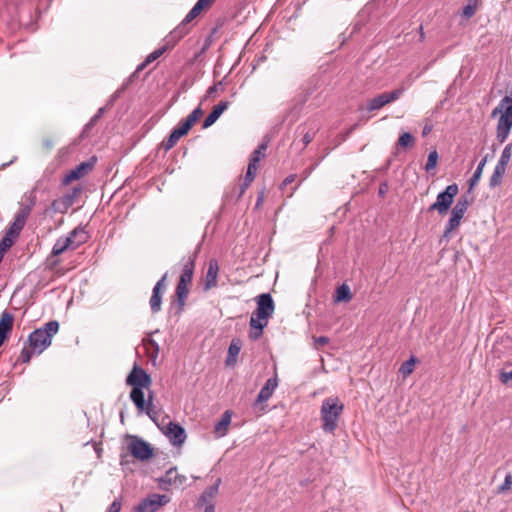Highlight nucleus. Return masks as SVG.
I'll return each mask as SVG.
<instances>
[{
    "instance_id": "f257e3e1",
    "label": "nucleus",
    "mask_w": 512,
    "mask_h": 512,
    "mask_svg": "<svg viewBox=\"0 0 512 512\" xmlns=\"http://www.w3.org/2000/svg\"><path fill=\"white\" fill-rule=\"evenodd\" d=\"M499 116L496 127V139L499 143H504L512 128V92L501 99L491 113V117Z\"/></svg>"
},
{
    "instance_id": "f03ea898",
    "label": "nucleus",
    "mask_w": 512,
    "mask_h": 512,
    "mask_svg": "<svg viewBox=\"0 0 512 512\" xmlns=\"http://www.w3.org/2000/svg\"><path fill=\"white\" fill-rule=\"evenodd\" d=\"M197 252L188 257H183L181 260L182 270L179 276V280L175 289L176 301L179 306V312L182 311L185 306L186 300L189 295V286L192 282V277L195 270V260Z\"/></svg>"
},
{
    "instance_id": "7ed1b4c3",
    "label": "nucleus",
    "mask_w": 512,
    "mask_h": 512,
    "mask_svg": "<svg viewBox=\"0 0 512 512\" xmlns=\"http://www.w3.org/2000/svg\"><path fill=\"white\" fill-rule=\"evenodd\" d=\"M59 331V322L51 320L44 324L43 327L35 329L27 339L28 345L36 352L41 354L52 343V338Z\"/></svg>"
},
{
    "instance_id": "20e7f679",
    "label": "nucleus",
    "mask_w": 512,
    "mask_h": 512,
    "mask_svg": "<svg viewBox=\"0 0 512 512\" xmlns=\"http://www.w3.org/2000/svg\"><path fill=\"white\" fill-rule=\"evenodd\" d=\"M256 301L257 308L253 312L249 324L251 328L264 329L274 312V301L269 293L260 294Z\"/></svg>"
},
{
    "instance_id": "39448f33",
    "label": "nucleus",
    "mask_w": 512,
    "mask_h": 512,
    "mask_svg": "<svg viewBox=\"0 0 512 512\" xmlns=\"http://www.w3.org/2000/svg\"><path fill=\"white\" fill-rule=\"evenodd\" d=\"M344 405L338 398H327L322 403V429L332 433L338 426Z\"/></svg>"
},
{
    "instance_id": "423d86ee",
    "label": "nucleus",
    "mask_w": 512,
    "mask_h": 512,
    "mask_svg": "<svg viewBox=\"0 0 512 512\" xmlns=\"http://www.w3.org/2000/svg\"><path fill=\"white\" fill-rule=\"evenodd\" d=\"M88 239L87 232L84 230V228L77 227L74 230H72L69 235L65 238H59L51 252V256H59L62 253H64L68 249H76L81 244L85 243Z\"/></svg>"
},
{
    "instance_id": "0eeeda50",
    "label": "nucleus",
    "mask_w": 512,
    "mask_h": 512,
    "mask_svg": "<svg viewBox=\"0 0 512 512\" xmlns=\"http://www.w3.org/2000/svg\"><path fill=\"white\" fill-rule=\"evenodd\" d=\"M458 191L457 184L448 185L444 191L437 195L436 201L429 206L428 211H437L439 215H445L450 209Z\"/></svg>"
},
{
    "instance_id": "6e6552de",
    "label": "nucleus",
    "mask_w": 512,
    "mask_h": 512,
    "mask_svg": "<svg viewBox=\"0 0 512 512\" xmlns=\"http://www.w3.org/2000/svg\"><path fill=\"white\" fill-rule=\"evenodd\" d=\"M204 10V7L196 2L193 8L188 12L183 21L168 35V43L172 41V45H175L181 38H183L190 30L188 26L200 13Z\"/></svg>"
},
{
    "instance_id": "1a4fd4ad",
    "label": "nucleus",
    "mask_w": 512,
    "mask_h": 512,
    "mask_svg": "<svg viewBox=\"0 0 512 512\" xmlns=\"http://www.w3.org/2000/svg\"><path fill=\"white\" fill-rule=\"evenodd\" d=\"M204 10V7L196 2L193 8L188 12L183 21L168 35V43L172 41V45H175L181 38H183L190 30L188 26L200 13Z\"/></svg>"
},
{
    "instance_id": "9d476101",
    "label": "nucleus",
    "mask_w": 512,
    "mask_h": 512,
    "mask_svg": "<svg viewBox=\"0 0 512 512\" xmlns=\"http://www.w3.org/2000/svg\"><path fill=\"white\" fill-rule=\"evenodd\" d=\"M204 10V7L196 2L193 8L188 12L183 21L168 35V43L172 41V45H175L181 38H183L190 30L188 26L200 13Z\"/></svg>"
},
{
    "instance_id": "9b49d317",
    "label": "nucleus",
    "mask_w": 512,
    "mask_h": 512,
    "mask_svg": "<svg viewBox=\"0 0 512 512\" xmlns=\"http://www.w3.org/2000/svg\"><path fill=\"white\" fill-rule=\"evenodd\" d=\"M204 10V7L196 2L193 8L188 12L183 21L168 35V43L172 41V45H175L181 38H183L190 30L188 26L200 13Z\"/></svg>"
},
{
    "instance_id": "f8f14e48",
    "label": "nucleus",
    "mask_w": 512,
    "mask_h": 512,
    "mask_svg": "<svg viewBox=\"0 0 512 512\" xmlns=\"http://www.w3.org/2000/svg\"><path fill=\"white\" fill-rule=\"evenodd\" d=\"M204 10V7L196 2L193 8L188 12L183 21L168 35V43L172 41V45H175L181 38H183L190 30L188 26L200 13Z\"/></svg>"
},
{
    "instance_id": "ddd939ff",
    "label": "nucleus",
    "mask_w": 512,
    "mask_h": 512,
    "mask_svg": "<svg viewBox=\"0 0 512 512\" xmlns=\"http://www.w3.org/2000/svg\"><path fill=\"white\" fill-rule=\"evenodd\" d=\"M127 450L140 461L149 460L153 456V448L138 436H128Z\"/></svg>"
},
{
    "instance_id": "4468645a",
    "label": "nucleus",
    "mask_w": 512,
    "mask_h": 512,
    "mask_svg": "<svg viewBox=\"0 0 512 512\" xmlns=\"http://www.w3.org/2000/svg\"><path fill=\"white\" fill-rule=\"evenodd\" d=\"M83 188L81 186L73 187L72 190L61 198L54 200L51 203V209L54 212L64 214L68 209L75 203L76 198L82 193Z\"/></svg>"
},
{
    "instance_id": "2eb2a0df",
    "label": "nucleus",
    "mask_w": 512,
    "mask_h": 512,
    "mask_svg": "<svg viewBox=\"0 0 512 512\" xmlns=\"http://www.w3.org/2000/svg\"><path fill=\"white\" fill-rule=\"evenodd\" d=\"M169 502V496L154 493L143 499L135 508V512H156Z\"/></svg>"
},
{
    "instance_id": "dca6fc26",
    "label": "nucleus",
    "mask_w": 512,
    "mask_h": 512,
    "mask_svg": "<svg viewBox=\"0 0 512 512\" xmlns=\"http://www.w3.org/2000/svg\"><path fill=\"white\" fill-rule=\"evenodd\" d=\"M403 92H404V90L399 88V89H395L391 92H385V93L379 94V95L375 96L374 98L367 101L366 108L370 112L379 110L382 107H384L385 105L398 100L401 97V95L403 94Z\"/></svg>"
},
{
    "instance_id": "f3484780",
    "label": "nucleus",
    "mask_w": 512,
    "mask_h": 512,
    "mask_svg": "<svg viewBox=\"0 0 512 512\" xmlns=\"http://www.w3.org/2000/svg\"><path fill=\"white\" fill-rule=\"evenodd\" d=\"M96 163V157L90 158L88 161H84L77 165L74 169H71L62 179L64 186L69 185L71 182L79 180L90 173Z\"/></svg>"
},
{
    "instance_id": "a211bd4d",
    "label": "nucleus",
    "mask_w": 512,
    "mask_h": 512,
    "mask_svg": "<svg viewBox=\"0 0 512 512\" xmlns=\"http://www.w3.org/2000/svg\"><path fill=\"white\" fill-rule=\"evenodd\" d=\"M168 272H165L162 277L157 281L152 290V295L149 300V305L152 313H158L161 310L162 295L167 287Z\"/></svg>"
},
{
    "instance_id": "6ab92c4d",
    "label": "nucleus",
    "mask_w": 512,
    "mask_h": 512,
    "mask_svg": "<svg viewBox=\"0 0 512 512\" xmlns=\"http://www.w3.org/2000/svg\"><path fill=\"white\" fill-rule=\"evenodd\" d=\"M144 388L145 387H132L130 399L139 411H145L148 416H151L153 395L149 393L148 399L145 400Z\"/></svg>"
},
{
    "instance_id": "aec40b11",
    "label": "nucleus",
    "mask_w": 512,
    "mask_h": 512,
    "mask_svg": "<svg viewBox=\"0 0 512 512\" xmlns=\"http://www.w3.org/2000/svg\"><path fill=\"white\" fill-rule=\"evenodd\" d=\"M152 383L150 375L141 367L135 365L126 378V384L131 387H146Z\"/></svg>"
},
{
    "instance_id": "412c9836",
    "label": "nucleus",
    "mask_w": 512,
    "mask_h": 512,
    "mask_svg": "<svg viewBox=\"0 0 512 512\" xmlns=\"http://www.w3.org/2000/svg\"><path fill=\"white\" fill-rule=\"evenodd\" d=\"M187 478L184 475H180L175 467L170 468L166 471L165 475L158 479V486L163 491H168L170 486L176 487L182 486L186 482Z\"/></svg>"
},
{
    "instance_id": "4be33fe9",
    "label": "nucleus",
    "mask_w": 512,
    "mask_h": 512,
    "mask_svg": "<svg viewBox=\"0 0 512 512\" xmlns=\"http://www.w3.org/2000/svg\"><path fill=\"white\" fill-rule=\"evenodd\" d=\"M164 433L174 446H181L185 442V430L178 423L169 422L168 425L166 426Z\"/></svg>"
},
{
    "instance_id": "5701e85b",
    "label": "nucleus",
    "mask_w": 512,
    "mask_h": 512,
    "mask_svg": "<svg viewBox=\"0 0 512 512\" xmlns=\"http://www.w3.org/2000/svg\"><path fill=\"white\" fill-rule=\"evenodd\" d=\"M14 316L7 310H4L0 316V347L8 338L13 329Z\"/></svg>"
},
{
    "instance_id": "b1692460",
    "label": "nucleus",
    "mask_w": 512,
    "mask_h": 512,
    "mask_svg": "<svg viewBox=\"0 0 512 512\" xmlns=\"http://www.w3.org/2000/svg\"><path fill=\"white\" fill-rule=\"evenodd\" d=\"M278 386V378L277 374L275 373L274 377L269 378L264 386L261 388L257 398H256V404L263 403L267 401L273 394L274 390Z\"/></svg>"
},
{
    "instance_id": "393cba45",
    "label": "nucleus",
    "mask_w": 512,
    "mask_h": 512,
    "mask_svg": "<svg viewBox=\"0 0 512 512\" xmlns=\"http://www.w3.org/2000/svg\"><path fill=\"white\" fill-rule=\"evenodd\" d=\"M219 266L218 262L215 259L209 261L208 270L205 276L204 282V290L208 291L217 285V276H218Z\"/></svg>"
},
{
    "instance_id": "a878e982",
    "label": "nucleus",
    "mask_w": 512,
    "mask_h": 512,
    "mask_svg": "<svg viewBox=\"0 0 512 512\" xmlns=\"http://www.w3.org/2000/svg\"><path fill=\"white\" fill-rule=\"evenodd\" d=\"M220 484H221V479L218 478L213 485L206 488L202 492V494L199 496V498L197 500V506L205 505V507H206L209 504H213L212 500L217 495V493L219 491Z\"/></svg>"
},
{
    "instance_id": "bb28decb",
    "label": "nucleus",
    "mask_w": 512,
    "mask_h": 512,
    "mask_svg": "<svg viewBox=\"0 0 512 512\" xmlns=\"http://www.w3.org/2000/svg\"><path fill=\"white\" fill-rule=\"evenodd\" d=\"M228 101H221L218 105L214 106L213 110L203 121V128L212 126L222 115V113L228 108Z\"/></svg>"
},
{
    "instance_id": "cd10ccee",
    "label": "nucleus",
    "mask_w": 512,
    "mask_h": 512,
    "mask_svg": "<svg viewBox=\"0 0 512 512\" xmlns=\"http://www.w3.org/2000/svg\"><path fill=\"white\" fill-rule=\"evenodd\" d=\"M143 345L145 347L146 354H147L148 358L150 359L152 364L155 366L156 361L158 359L159 350H160L158 343L155 340H153L152 338H145V339H143Z\"/></svg>"
},
{
    "instance_id": "c85d7f7f",
    "label": "nucleus",
    "mask_w": 512,
    "mask_h": 512,
    "mask_svg": "<svg viewBox=\"0 0 512 512\" xmlns=\"http://www.w3.org/2000/svg\"><path fill=\"white\" fill-rule=\"evenodd\" d=\"M507 166L497 163L489 179V187L494 189L502 184L503 176L506 173Z\"/></svg>"
},
{
    "instance_id": "c756f323",
    "label": "nucleus",
    "mask_w": 512,
    "mask_h": 512,
    "mask_svg": "<svg viewBox=\"0 0 512 512\" xmlns=\"http://www.w3.org/2000/svg\"><path fill=\"white\" fill-rule=\"evenodd\" d=\"M231 423V414L229 411H225L221 419L215 424L214 432L218 437H222L226 434L228 426Z\"/></svg>"
},
{
    "instance_id": "7c9ffc66",
    "label": "nucleus",
    "mask_w": 512,
    "mask_h": 512,
    "mask_svg": "<svg viewBox=\"0 0 512 512\" xmlns=\"http://www.w3.org/2000/svg\"><path fill=\"white\" fill-rule=\"evenodd\" d=\"M463 217L455 214L454 212L451 211V215H450V218L446 224V227H445V230H444V233H443V236H442V239H446L447 241L449 240L450 238V234L452 231H454L456 228H458V226L460 225V222L462 220Z\"/></svg>"
},
{
    "instance_id": "2f4dec72",
    "label": "nucleus",
    "mask_w": 512,
    "mask_h": 512,
    "mask_svg": "<svg viewBox=\"0 0 512 512\" xmlns=\"http://www.w3.org/2000/svg\"><path fill=\"white\" fill-rule=\"evenodd\" d=\"M240 350H241L240 341L232 340L231 344L229 345L228 355H227V358L225 361L227 366H231L236 363L237 356H238Z\"/></svg>"
},
{
    "instance_id": "473e14b6",
    "label": "nucleus",
    "mask_w": 512,
    "mask_h": 512,
    "mask_svg": "<svg viewBox=\"0 0 512 512\" xmlns=\"http://www.w3.org/2000/svg\"><path fill=\"white\" fill-rule=\"evenodd\" d=\"M488 159H489V155L487 154L478 163L476 170L474 171L472 177L469 179V189H472L474 186H476L478 184L479 180L481 179L483 169H484L486 163L488 162Z\"/></svg>"
},
{
    "instance_id": "72a5a7b5",
    "label": "nucleus",
    "mask_w": 512,
    "mask_h": 512,
    "mask_svg": "<svg viewBox=\"0 0 512 512\" xmlns=\"http://www.w3.org/2000/svg\"><path fill=\"white\" fill-rule=\"evenodd\" d=\"M352 299V294L350 292V288L346 284H342L336 289L334 295V301L337 303L340 302H349Z\"/></svg>"
},
{
    "instance_id": "f704fd0d",
    "label": "nucleus",
    "mask_w": 512,
    "mask_h": 512,
    "mask_svg": "<svg viewBox=\"0 0 512 512\" xmlns=\"http://www.w3.org/2000/svg\"><path fill=\"white\" fill-rule=\"evenodd\" d=\"M36 190L37 186H35L32 190L24 193L22 196V201L19 203V205L24 206L32 211L37 201Z\"/></svg>"
},
{
    "instance_id": "c9c22d12",
    "label": "nucleus",
    "mask_w": 512,
    "mask_h": 512,
    "mask_svg": "<svg viewBox=\"0 0 512 512\" xmlns=\"http://www.w3.org/2000/svg\"><path fill=\"white\" fill-rule=\"evenodd\" d=\"M470 204V200L466 196H463L457 200V203L452 208V212L463 217L467 209L469 208Z\"/></svg>"
},
{
    "instance_id": "e433bc0d",
    "label": "nucleus",
    "mask_w": 512,
    "mask_h": 512,
    "mask_svg": "<svg viewBox=\"0 0 512 512\" xmlns=\"http://www.w3.org/2000/svg\"><path fill=\"white\" fill-rule=\"evenodd\" d=\"M415 144L414 136L409 132L400 134L397 145L402 149L412 148Z\"/></svg>"
},
{
    "instance_id": "4c0bfd02",
    "label": "nucleus",
    "mask_w": 512,
    "mask_h": 512,
    "mask_svg": "<svg viewBox=\"0 0 512 512\" xmlns=\"http://www.w3.org/2000/svg\"><path fill=\"white\" fill-rule=\"evenodd\" d=\"M417 362V359L414 356H411L408 360L403 362L399 368V373L404 377H408L414 371V366Z\"/></svg>"
},
{
    "instance_id": "58836bf2",
    "label": "nucleus",
    "mask_w": 512,
    "mask_h": 512,
    "mask_svg": "<svg viewBox=\"0 0 512 512\" xmlns=\"http://www.w3.org/2000/svg\"><path fill=\"white\" fill-rule=\"evenodd\" d=\"M166 44L152 53H150L146 58V63H152L153 61L157 60L160 56H162L169 48L173 47L172 41L168 43V36L165 39Z\"/></svg>"
},
{
    "instance_id": "ea45409f",
    "label": "nucleus",
    "mask_w": 512,
    "mask_h": 512,
    "mask_svg": "<svg viewBox=\"0 0 512 512\" xmlns=\"http://www.w3.org/2000/svg\"><path fill=\"white\" fill-rule=\"evenodd\" d=\"M203 115V110L200 106L195 108L185 119H182L183 123L191 129L192 126L200 119Z\"/></svg>"
},
{
    "instance_id": "a19ab883",
    "label": "nucleus",
    "mask_w": 512,
    "mask_h": 512,
    "mask_svg": "<svg viewBox=\"0 0 512 512\" xmlns=\"http://www.w3.org/2000/svg\"><path fill=\"white\" fill-rule=\"evenodd\" d=\"M203 115V110L200 106L195 108L185 119H182L183 123L191 129L192 126L200 119Z\"/></svg>"
},
{
    "instance_id": "79ce46f5",
    "label": "nucleus",
    "mask_w": 512,
    "mask_h": 512,
    "mask_svg": "<svg viewBox=\"0 0 512 512\" xmlns=\"http://www.w3.org/2000/svg\"><path fill=\"white\" fill-rule=\"evenodd\" d=\"M24 226L25 225L22 224L21 222L13 220L5 234L8 235L9 237L16 239L19 236L22 229L24 228Z\"/></svg>"
},
{
    "instance_id": "37998d69",
    "label": "nucleus",
    "mask_w": 512,
    "mask_h": 512,
    "mask_svg": "<svg viewBox=\"0 0 512 512\" xmlns=\"http://www.w3.org/2000/svg\"><path fill=\"white\" fill-rule=\"evenodd\" d=\"M266 150H267V143L259 144L258 147L250 155V159L253 162H260L265 157Z\"/></svg>"
},
{
    "instance_id": "c03bdc74",
    "label": "nucleus",
    "mask_w": 512,
    "mask_h": 512,
    "mask_svg": "<svg viewBox=\"0 0 512 512\" xmlns=\"http://www.w3.org/2000/svg\"><path fill=\"white\" fill-rule=\"evenodd\" d=\"M181 137L172 130L169 137L162 142V147L165 151L172 149Z\"/></svg>"
},
{
    "instance_id": "a18cd8bd",
    "label": "nucleus",
    "mask_w": 512,
    "mask_h": 512,
    "mask_svg": "<svg viewBox=\"0 0 512 512\" xmlns=\"http://www.w3.org/2000/svg\"><path fill=\"white\" fill-rule=\"evenodd\" d=\"M479 0H468L467 4L463 7L462 14L466 18H471L476 11Z\"/></svg>"
},
{
    "instance_id": "49530a36",
    "label": "nucleus",
    "mask_w": 512,
    "mask_h": 512,
    "mask_svg": "<svg viewBox=\"0 0 512 512\" xmlns=\"http://www.w3.org/2000/svg\"><path fill=\"white\" fill-rule=\"evenodd\" d=\"M511 156H512V144L510 143L504 147L497 163L508 166Z\"/></svg>"
},
{
    "instance_id": "de8ad7c7",
    "label": "nucleus",
    "mask_w": 512,
    "mask_h": 512,
    "mask_svg": "<svg viewBox=\"0 0 512 512\" xmlns=\"http://www.w3.org/2000/svg\"><path fill=\"white\" fill-rule=\"evenodd\" d=\"M438 158H439V156H438L437 151H436V150L431 151V152L429 153V155H428L427 162H426V164H425L424 169H425L427 172H429V171H431V170L435 169V168H436V166H437Z\"/></svg>"
},
{
    "instance_id": "09e8293b",
    "label": "nucleus",
    "mask_w": 512,
    "mask_h": 512,
    "mask_svg": "<svg viewBox=\"0 0 512 512\" xmlns=\"http://www.w3.org/2000/svg\"><path fill=\"white\" fill-rule=\"evenodd\" d=\"M31 212L32 211L27 209L26 207L20 206L18 212L15 214L14 220L21 222L22 224L25 225Z\"/></svg>"
},
{
    "instance_id": "8fccbe9b",
    "label": "nucleus",
    "mask_w": 512,
    "mask_h": 512,
    "mask_svg": "<svg viewBox=\"0 0 512 512\" xmlns=\"http://www.w3.org/2000/svg\"><path fill=\"white\" fill-rule=\"evenodd\" d=\"M34 353H36V352L29 345L25 346V347H23V349L20 352L18 361H20L22 363H28L31 360L32 355Z\"/></svg>"
},
{
    "instance_id": "3c124183",
    "label": "nucleus",
    "mask_w": 512,
    "mask_h": 512,
    "mask_svg": "<svg viewBox=\"0 0 512 512\" xmlns=\"http://www.w3.org/2000/svg\"><path fill=\"white\" fill-rule=\"evenodd\" d=\"M149 63H146V60L144 62H142L136 69V71L126 80L125 83H123L122 85V88L117 90L115 92V94L113 95L114 98L118 97V95L120 94V92H122L124 89H126V87L130 84V82L132 81V78L136 75V73L140 72L141 70H143Z\"/></svg>"
},
{
    "instance_id": "603ef678",
    "label": "nucleus",
    "mask_w": 512,
    "mask_h": 512,
    "mask_svg": "<svg viewBox=\"0 0 512 512\" xmlns=\"http://www.w3.org/2000/svg\"><path fill=\"white\" fill-rule=\"evenodd\" d=\"M511 488H512V474L508 473L505 476L504 482L498 487L497 493L504 494V493L510 491Z\"/></svg>"
},
{
    "instance_id": "864d4df0",
    "label": "nucleus",
    "mask_w": 512,
    "mask_h": 512,
    "mask_svg": "<svg viewBox=\"0 0 512 512\" xmlns=\"http://www.w3.org/2000/svg\"><path fill=\"white\" fill-rule=\"evenodd\" d=\"M258 163L259 162H253L251 159H249V164H248L247 172L245 175V177H247L248 181L254 180L256 173H257V169H258V166H257Z\"/></svg>"
},
{
    "instance_id": "5fc2aeb1",
    "label": "nucleus",
    "mask_w": 512,
    "mask_h": 512,
    "mask_svg": "<svg viewBox=\"0 0 512 512\" xmlns=\"http://www.w3.org/2000/svg\"><path fill=\"white\" fill-rule=\"evenodd\" d=\"M296 180V175L292 174V175H289L287 176L284 181L282 182V185H281V189L283 190L284 193H287L288 196H292L295 188H291L290 191H287V187L292 184L293 182H295Z\"/></svg>"
},
{
    "instance_id": "6e6d98bb",
    "label": "nucleus",
    "mask_w": 512,
    "mask_h": 512,
    "mask_svg": "<svg viewBox=\"0 0 512 512\" xmlns=\"http://www.w3.org/2000/svg\"><path fill=\"white\" fill-rule=\"evenodd\" d=\"M223 90H224L223 82L219 81L207 89L204 99L214 97L218 91H223Z\"/></svg>"
},
{
    "instance_id": "4d7b16f0",
    "label": "nucleus",
    "mask_w": 512,
    "mask_h": 512,
    "mask_svg": "<svg viewBox=\"0 0 512 512\" xmlns=\"http://www.w3.org/2000/svg\"><path fill=\"white\" fill-rule=\"evenodd\" d=\"M15 240L16 239L9 237L8 235L5 234L0 241V250L6 253L14 244Z\"/></svg>"
},
{
    "instance_id": "13d9d810",
    "label": "nucleus",
    "mask_w": 512,
    "mask_h": 512,
    "mask_svg": "<svg viewBox=\"0 0 512 512\" xmlns=\"http://www.w3.org/2000/svg\"><path fill=\"white\" fill-rule=\"evenodd\" d=\"M105 111V108L104 107H101L97 113L90 119V121L85 125V128H84V131H88L90 130L96 123L97 121L101 118V116L103 115Z\"/></svg>"
},
{
    "instance_id": "bf43d9fd",
    "label": "nucleus",
    "mask_w": 512,
    "mask_h": 512,
    "mask_svg": "<svg viewBox=\"0 0 512 512\" xmlns=\"http://www.w3.org/2000/svg\"><path fill=\"white\" fill-rule=\"evenodd\" d=\"M499 380L502 384H505V385L512 382V370L511 371H505V370L500 371Z\"/></svg>"
},
{
    "instance_id": "052dcab7",
    "label": "nucleus",
    "mask_w": 512,
    "mask_h": 512,
    "mask_svg": "<svg viewBox=\"0 0 512 512\" xmlns=\"http://www.w3.org/2000/svg\"><path fill=\"white\" fill-rule=\"evenodd\" d=\"M434 128L433 122L430 118L424 119V126L422 130V136L425 137L432 132Z\"/></svg>"
},
{
    "instance_id": "680f3d73",
    "label": "nucleus",
    "mask_w": 512,
    "mask_h": 512,
    "mask_svg": "<svg viewBox=\"0 0 512 512\" xmlns=\"http://www.w3.org/2000/svg\"><path fill=\"white\" fill-rule=\"evenodd\" d=\"M180 137H183L189 132V128L181 120L178 125L173 129Z\"/></svg>"
},
{
    "instance_id": "e2e57ef3",
    "label": "nucleus",
    "mask_w": 512,
    "mask_h": 512,
    "mask_svg": "<svg viewBox=\"0 0 512 512\" xmlns=\"http://www.w3.org/2000/svg\"><path fill=\"white\" fill-rule=\"evenodd\" d=\"M253 181H248L247 180V177L244 178L242 184H240L239 186V194H238V199L242 197V195L244 194V192L246 191V189L250 186V184L252 183Z\"/></svg>"
},
{
    "instance_id": "0e129e2a",
    "label": "nucleus",
    "mask_w": 512,
    "mask_h": 512,
    "mask_svg": "<svg viewBox=\"0 0 512 512\" xmlns=\"http://www.w3.org/2000/svg\"><path fill=\"white\" fill-rule=\"evenodd\" d=\"M121 510V502L118 499H115L109 506L107 512H120Z\"/></svg>"
},
{
    "instance_id": "69168bd1",
    "label": "nucleus",
    "mask_w": 512,
    "mask_h": 512,
    "mask_svg": "<svg viewBox=\"0 0 512 512\" xmlns=\"http://www.w3.org/2000/svg\"><path fill=\"white\" fill-rule=\"evenodd\" d=\"M262 331L263 329H259V328H251V331L249 333V337L252 339V340H257L260 338V336L262 335Z\"/></svg>"
},
{
    "instance_id": "338daca9",
    "label": "nucleus",
    "mask_w": 512,
    "mask_h": 512,
    "mask_svg": "<svg viewBox=\"0 0 512 512\" xmlns=\"http://www.w3.org/2000/svg\"><path fill=\"white\" fill-rule=\"evenodd\" d=\"M216 0H198L197 2L200 3L204 9L210 7Z\"/></svg>"
},
{
    "instance_id": "774afa93",
    "label": "nucleus",
    "mask_w": 512,
    "mask_h": 512,
    "mask_svg": "<svg viewBox=\"0 0 512 512\" xmlns=\"http://www.w3.org/2000/svg\"><path fill=\"white\" fill-rule=\"evenodd\" d=\"M387 190H388V185H387V184H385V183H383V184H381V185L379 186V191H378V193H379V195H380L381 197H383V196L386 194Z\"/></svg>"
}]
</instances>
